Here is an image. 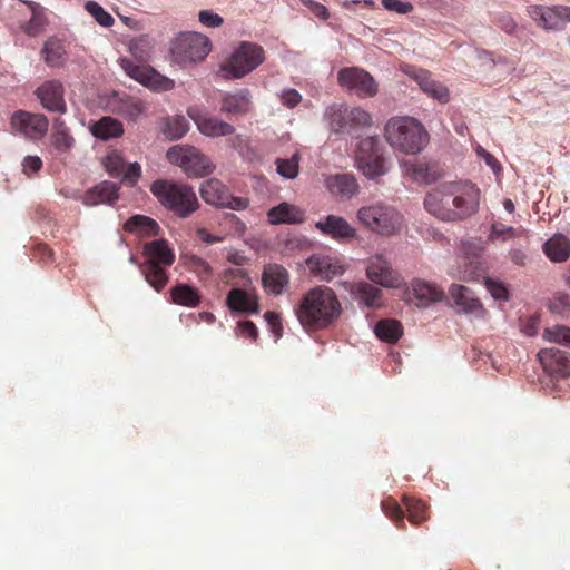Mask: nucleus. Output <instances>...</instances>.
<instances>
[{"label": "nucleus", "instance_id": "1", "mask_svg": "<svg viewBox=\"0 0 570 570\" xmlns=\"http://www.w3.org/2000/svg\"><path fill=\"white\" fill-rule=\"evenodd\" d=\"M480 206V189L470 181L444 183L424 199L425 209L443 222H459L475 214Z\"/></svg>", "mask_w": 570, "mask_h": 570}, {"label": "nucleus", "instance_id": "2", "mask_svg": "<svg viewBox=\"0 0 570 570\" xmlns=\"http://www.w3.org/2000/svg\"><path fill=\"white\" fill-rule=\"evenodd\" d=\"M294 313L305 331H322L340 318L342 306L332 288L316 286L302 296Z\"/></svg>", "mask_w": 570, "mask_h": 570}, {"label": "nucleus", "instance_id": "3", "mask_svg": "<svg viewBox=\"0 0 570 570\" xmlns=\"http://www.w3.org/2000/svg\"><path fill=\"white\" fill-rule=\"evenodd\" d=\"M150 191L163 207L179 218L189 217L199 207L194 189L187 184L157 179L150 185Z\"/></svg>", "mask_w": 570, "mask_h": 570}, {"label": "nucleus", "instance_id": "4", "mask_svg": "<svg viewBox=\"0 0 570 570\" xmlns=\"http://www.w3.org/2000/svg\"><path fill=\"white\" fill-rule=\"evenodd\" d=\"M142 254L146 261L140 265V272L146 282L160 292L169 281L167 268L174 264L175 253L167 240L156 239L144 245Z\"/></svg>", "mask_w": 570, "mask_h": 570}, {"label": "nucleus", "instance_id": "5", "mask_svg": "<svg viewBox=\"0 0 570 570\" xmlns=\"http://www.w3.org/2000/svg\"><path fill=\"white\" fill-rule=\"evenodd\" d=\"M385 136L390 145L405 154L420 153L428 140L423 126L411 117H399L389 120Z\"/></svg>", "mask_w": 570, "mask_h": 570}, {"label": "nucleus", "instance_id": "6", "mask_svg": "<svg viewBox=\"0 0 570 570\" xmlns=\"http://www.w3.org/2000/svg\"><path fill=\"white\" fill-rule=\"evenodd\" d=\"M357 218L366 228L385 236L399 232L403 224L402 215L382 202L361 207Z\"/></svg>", "mask_w": 570, "mask_h": 570}, {"label": "nucleus", "instance_id": "7", "mask_svg": "<svg viewBox=\"0 0 570 570\" xmlns=\"http://www.w3.org/2000/svg\"><path fill=\"white\" fill-rule=\"evenodd\" d=\"M265 60L264 49L253 42H242L222 66L227 79H239L252 72Z\"/></svg>", "mask_w": 570, "mask_h": 570}, {"label": "nucleus", "instance_id": "8", "mask_svg": "<svg viewBox=\"0 0 570 570\" xmlns=\"http://www.w3.org/2000/svg\"><path fill=\"white\" fill-rule=\"evenodd\" d=\"M355 166L368 179L387 173L383 146L376 137H367L360 141L355 151Z\"/></svg>", "mask_w": 570, "mask_h": 570}, {"label": "nucleus", "instance_id": "9", "mask_svg": "<svg viewBox=\"0 0 570 570\" xmlns=\"http://www.w3.org/2000/svg\"><path fill=\"white\" fill-rule=\"evenodd\" d=\"M166 158L170 164L179 166L188 177H204L214 170L209 158L194 146H173L167 150Z\"/></svg>", "mask_w": 570, "mask_h": 570}, {"label": "nucleus", "instance_id": "10", "mask_svg": "<svg viewBox=\"0 0 570 570\" xmlns=\"http://www.w3.org/2000/svg\"><path fill=\"white\" fill-rule=\"evenodd\" d=\"M209 51V39L198 32H181L170 45L171 57L179 65L200 61L207 57Z\"/></svg>", "mask_w": 570, "mask_h": 570}, {"label": "nucleus", "instance_id": "11", "mask_svg": "<svg viewBox=\"0 0 570 570\" xmlns=\"http://www.w3.org/2000/svg\"><path fill=\"white\" fill-rule=\"evenodd\" d=\"M199 193L205 203L216 207L243 210L249 205L247 198L233 196L229 189L217 178H209L202 183Z\"/></svg>", "mask_w": 570, "mask_h": 570}, {"label": "nucleus", "instance_id": "12", "mask_svg": "<svg viewBox=\"0 0 570 570\" xmlns=\"http://www.w3.org/2000/svg\"><path fill=\"white\" fill-rule=\"evenodd\" d=\"M119 65L126 75L151 90L168 91L174 88V80L163 76L148 65H136L127 58H120Z\"/></svg>", "mask_w": 570, "mask_h": 570}, {"label": "nucleus", "instance_id": "13", "mask_svg": "<svg viewBox=\"0 0 570 570\" xmlns=\"http://www.w3.org/2000/svg\"><path fill=\"white\" fill-rule=\"evenodd\" d=\"M338 85L362 98L374 97L379 86L374 78L364 69L358 67H345L337 72Z\"/></svg>", "mask_w": 570, "mask_h": 570}, {"label": "nucleus", "instance_id": "14", "mask_svg": "<svg viewBox=\"0 0 570 570\" xmlns=\"http://www.w3.org/2000/svg\"><path fill=\"white\" fill-rule=\"evenodd\" d=\"M11 127L27 138L40 139L48 131L49 121L42 114L18 110L11 117Z\"/></svg>", "mask_w": 570, "mask_h": 570}, {"label": "nucleus", "instance_id": "15", "mask_svg": "<svg viewBox=\"0 0 570 570\" xmlns=\"http://www.w3.org/2000/svg\"><path fill=\"white\" fill-rule=\"evenodd\" d=\"M543 371L552 380H563L570 376V352L559 348H543L538 353Z\"/></svg>", "mask_w": 570, "mask_h": 570}, {"label": "nucleus", "instance_id": "16", "mask_svg": "<svg viewBox=\"0 0 570 570\" xmlns=\"http://www.w3.org/2000/svg\"><path fill=\"white\" fill-rule=\"evenodd\" d=\"M36 96L42 107L48 111L58 112L60 115L67 112L65 88L59 80L53 79L45 81L37 88Z\"/></svg>", "mask_w": 570, "mask_h": 570}, {"label": "nucleus", "instance_id": "17", "mask_svg": "<svg viewBox=\"0 0 570 570\" xmlns=\"http://www.w3.org/2000/svg\"><path fill=\"white\" fill-rule=\"evenodd\" d=\"M253 109V95L248 88L225 92L220 98V112L228 117H243Z\"/></svg>", "mask_w": 570, "mask_h": 570}, {"label": "nucleus", "instance_id": "18", "mask_svg": "<svg viewBox=\"0 0 570 570\" xmlns=\"http://www.w3.org/2000/svg\"><path fill=\"white\" fill-rule=\"evenodd\" d=\"M226 305L233 313L254 315L259 313L258 295L255 288H233L226 297Z\"/></svg>", "mask_w": 570, "mask_h": 570}, {"label": "nucleus", "instance_id": "19", "mask_svg": "<svg viewBox=\"0 0 570 570\" xmlns=\"http://www.w3.org/2000/svg\"><path fill=\"white\" fill-rule=\"evenodd\" d=\"M189 117L195 121L198 130L212 138L230 136L235 132V127L216 116L189 110Z\"/></svg>", "mask_w": 570, "mask_h": 570}, {"label": "nucleus", "instance_id": "20", "mask_svg": "<svg viewBox=\"0 0 570 570\" xmlns=\"http://www.w3.org/2000/svg\"><path fill=\"white\" fill-rule=\"evenodd\" d=\"M289 284V273L279 264H267L262 275V285L267 294L278 296Z\"/></svg>", "mask_w": 570, "mask_h": 570}, {"label": "nucleus", "instance_id": "21", "mask_svg": "<svg viewBox=\"0 0 570 570\" xmlns=\"http://www.w3.org/2000/svg\"><path fill=\"white\" fill-rule=\"evenodd\" d=\"M366 275L372 282L384 287H396L400 284L399 275L382 256L371 258L366 268Z\"/></svg>", "mask_w": 570, "mask_h": 570}, {"label": "nucleus", "instance_id": "22", "mask_svg": "<svg viewBox=\"0 0 570 570\" xmlns=\"http://www.w3.org/2000/svg\"><path fill=\"white\" fill-rule=\"evenodd\" d=\"M267 219L273 225L302 224L306 219L305 210L301 207L283 202L267 212Z\"/></svg>", "mask_w": 570, "mask_h": 570}, {"label": "nucleus", "instance_id": "23", "mask_svg": "<svg viewBox=\"0 0 570 570\" xmlns=\"http://www.w3.org/2000/svg\"><path fill=\"white\" fill-rule=\"evenodd\" d=\"M533 16L534 19L539 18L544 29L559 30L562 29L567 22H570V7H537L533 10Z\"/></svg>", "mask_w": 570, "mask_h": 570}, {"label": "nucleus", "instance_id": "24", "mask_svg": "<svg viewBox=\"0 0 570 570\" xmlns=\"http://www.w3.org/2000/svg\"><path fill=\"white\" fill-rule=\"evenodd\" d=\"M119 198V186L115 183L105 180L87 190L82 196V203L86 206H96L100 204H112Z\"/></svg>", "mask_w": 570, "mask_h": 570}, {"label": "nucleus", "instance_id": "25", "mask_svg": "<svg viewBox=\"0 0 570 570\" xmlns=\"http://www.w3.org/2000/svg\"><path fill=\"white\" fill-rule=\"evenodd\" d=\"M18 3L27 6L31 13L28 21L20 23V30L32 38L43 32L48 23L45 8L40 3L30 0H18Z\"/></svg>", "mask_w": 570, "mask_h": 570}, {"label": "nucleus", "instance_id": "26", "mask_svg": "<svg viewBox=\"0 0 570 570\" xmlns=\"http://www.w3.org/2000/svg\"><path fill=\"white\" fill-rule=\"evenodd\" d=\"M315 227L324 235L334 239H347L355 236V229L346 219L335 215H328L324 220H318Z\"/></svg>", "mask_w": 570, "mask_h": 570}, {"label": "nucleus", "instance_id": "27", "mask_svg": "<svg viewBox=\"0 0 570 570\" xmlns=\"http://www.w3.org/2000/svg\"><path fill=\"white\" fill-rule=\"evenodd\" d=\"M413 79L417 82L421 90L429 97L445 104L450 99V91L445 85L431 78V75L425 70L414 72Z\"/></svg>", "mask_w": 570, "mask_h": 570}, {"label": "nucleus", "instance_id": "28", "mask_svg": "<svg viewBox=\"0 0 570 570\" xmlns=\"http://www.w3.org/2000/svg\"><path fill=\"white\" fill-rule=\"evenodd\" d=\"M325 186L332 195L342 198H351L358 190V184L355 177L351 174H336L328 176L325 180Z\"/></svg>", "mask_w": 570, "mask_h": 570}, {"label": "nucleus", "instance_id": "29", "mask_svg": "<svg viewBox=\"0 0 570 570\" xmlns=\"http://www.w3.org/2000/svg\"><path fill=\"white\" fill-rule=\"evenodd\" d=\"M124 229L141 237H151L159 234L160 227L155 219L137 214L127 219Z\"/></svg>", "mask_w": 570, "mask_h": 570}, {"label": "nucleus", "instance_id": "30", "mask_svg": "<svg viewBox=\"0 0 570 570\" xmlns=\"http://www.w3.org/2000/svg\"><path fill=\"white\" fill-rule=\"evenodd\" d=\"M450 294L454 303L465 313H474L479 315L483 312L482 304L473 296V293L468 287L453 284L450 287Z\"/></svg>", "mask_w": 570, "mask_h": 570}, {"label": "nucleus", "instance_id": "31", "mask_svg": "<svg viewBox=\"0 0 570 570\" xmlns=\"http://www.w3.org/2000/svg\"><path fill=\"white\" fill-rule=\"evenodd\" d=\"M41 57L49 67H61L67 59L65 42L56 37L49 38L42 49Z\"/></svg>", "mask_w": 570, "mask_h": 570}, {"label": "nucleus", "instance_id": "32", "mask_svg": "<svg viewBox=\"0 0 570 570\" xmlns=\"http://www.w3.org/2000/svg\"><path fill=\"white\" fill-rule=\"evenodd\" d=\"M91 134L101 140L120 137L124 134L122 124L112 117H102L90 127Z\"/></svg>", "mask_w": 570, "mask_h": 570}, {"label": "nucleus", "instance_id": "33", "mask_svg": "<svg viewBox=\"0 0 570 570\" xmlns=\"http://www.w3.org/2000/svg\"><path fill=\"white\" fill-rule=\"evenodd\" d=\"M325 119L328 128L335 134L348 132L347 125V106L343 104H334L326 108Z\"/></svg>", "mask_w": 570, "mask_h": 570}, {"label": "nucleus", "instance_id": "34", "mask_svg": "<svg viewBox=\"0 0 570 570\" xmlns=\"http://www.w3.org/2000/svg\"><path fill=\"white\" fill-rule=\"evenodd\" d=\"M170 298L174 304L196 307L200 303V294L197 288L188 284H177L170 288Z\"/></svg>", "mask_w": 570, "mask_h": 570}, {"label": "nucleus", "instance_id": "35", "mask_svg": "<svg viewBox=\"0 0 570 570\" xmlns=\"http://www.w3.org/2000/svg\"><path fill=\"white\" fill-rule=\"evenodd\" d=\"M544 254L553 262H564L570 256V240L563 235H554L543 245Z\"/></svg>", "mask_w": 570, "mask_h": 570}, {"label": "nucleus", "instance_id": "36", "mask_svg": "<svg viewBox=\"0 0 570 570\" xmlns=\"http://www.w3.org/2000/svg\"><path fill=\"white\" fill-rule=\"evenodd\" d=\"M407 174L413 180L424 184H432L441 177V173L434 165H430L423 161H414L406 164Z\"/></svg>", "mask_w": 570, "mask_h": 570}, {"label": "nucleus", "instance_id": "37", "mask_svg": "<svg viewBox=\"0 0 570 570\" xmlns=\"http://www.w3.org/2000/svg\"><path fill=\"white\" fill-rule=\"evenodd\" d=\"M412 291L422 306L441 301L444 294L438 286L423 281H414Z\"/></svg>", "mask_w": 570, "mask_h": 570}, {"label": "nucleus", "instance_id": "38", "mask_svg": "<svg viewBox=\"0 0 570 570\" xmlns=\"http://www.w3.org/2000/svg\"><path fill=\"white\" fill-rule=\"evenodd\" d=\"M50 139L52 146L60 153L70 150L75 144V139L70 135L68 127L60 118L53 120V130Z\"/></svg>", "mask_w": 570, "mask_h": 570}, {"label": "nucleus", "instance_id": "39", "mask_svg": "<svg viewBox=\"0 0 570 570\" xmlns=\"http://www.w3.org/2000/svg\"><path fill=\"white\" fill-rule=\"evenodd\" d=\"M312 269L324 281H331L334 277L342 275L344 266L340 261L331 257L317 258Z\"/></svg>", "mask_w": 570, "mask_h": 570}, {"label": "nucleus", "instance_id": "40", "mask_svg": "<svg viewBox=\"0 0 570 570\" xmlns=\"http://www.w3.org/2000/svg\"><path fill=\"white\" fill-rule=\"evenodd\" d=\"M375 335L387 343H395L402 336V324L396 320H381L374 327Z\"/></svg>", "mask_w": 570, "mask_h": 570}, {"label": "nucleus", "instance_id": "41", "mask_svg": "<svg viewBox=\"0 0 570 570\" xmlns=\"http://www.w3.org/2000/svg\"><path fill=\"white\" fill-rule=\"evenodd\" d=\"M402 501L407 511V519L413 525H419L429 519V507L424 502L409 495H404Z\"/></svg>", "mask_w": 570, "mask_h": 570}, {"label": "nucleus", "instance_id": "42", "mask_svg": "<svg viewBox=\"0 0 570 570\" xmlns=\"http://www.w3.org/2000/svg\"><path fill=\"white\" fill-rule=\"evenodd\" d=\"M189 129V122L184 116L167 117L163 124V132L170 140H178Z\"/></svg>", "mask_w": 570, "mask_h": 570}, {"label": "nucleus", "instance_id": "43", "mask_svg": "<svg viewBox=\"0 0 570 570\" xmlns=\"http://www.w3.org/2000/svg\"><path fill=\"white\" fill-rule=\"evenodd\" d=\"M347 121L348 132H352L371 127L372 117L370 112L362 109L361 107H347Z\"/></svg>", "mask_w": 570, "mask_h": 570}, {"label": "nucleus", "instance_id": "44", "mask_svg": "<svg viewBox=\"0 0 570 570\" xmlns=\"http://www.w3.org/2000/svg\"><path fill=\"white\" fill-rule=\"evenodd\" d=\"M129 52L138 61H147L151 57L153 42L147 35H141L129 42Z\"/></svg>", "mask_w": 570, "mask_h": 570}, {"label": "nucleus", "instance_id": "45", "mask_svg": "<svg viewBox=\"0 0 570 570\" xmlns=\"http://www.w3.org/2000/svg\"><path fill=\"white\" fill-rule=\"evenodd\" d=\"M381 508L384 514L390 518L399 529L406 528L404 522V512L397 501L391 497L381 502Z\"/></svg>", "mask_w": 570, "mask_h": 570}, {"label": "nucleus", "instance_id": "46", "mask_svg": "<svg viewBox=\"0 0 570 570\" xmlns=\"http://www.w3.org/2000/svg\"><path fill=\"white\" fill-rule=\"evenodd\" d=\"M299 160L298 153L293 154L289 158H278L275 161L276 170L282 177L293 179L298 175Z\"/></svg>", "mask_w": 570, "mask_h": 570}, {"label": "nucleus", "instance_id": "47", "mask_svg": "<svg viewBox=\"0 0 570 570\" xmlns=\"http://www.w3.org/2000/svg\"><path fill=\"white\" fill-rule=\"evenodd\" d=\"M116 111L128 119H136L142 111V102L136 98L125 96L118 102Z\"/></svg>", "mask_w": 570, "mask_h": 570}, {"label": "nucleus", "instance_id": "48", "mask_svg": "<svg viewBox=\"0 0 570 570\" xmlns=\"http://www.w3.org/2000/svg\"><path fill=\"white\" fill-rule=\"evenodd\" d=\"M357 293L360 299L364 302L367 307L381 306V289L374 287L372 284L363 282L357 285Z\"/></svg>", "mask_w": 570, "mask_h": 570}, {"label": "nucleus", "instance_id": "49", "mask_svg": "<svg viewBox=\"0 0 570 570\" xmlns=\"http://www.w3.org/2000/svg\"><path fill=\"white\" fill-rule=\"evenodd\" d=\"M186 266L190 272L195 273L202 281L210 279L213 276L212 266L209 265L208 262H206L199 256L191 255L187 257Z\"/></svg>", "mask_w": 570, "mask_h": 570}, {"label": "nucleus", "instance_id": "50", "mask_svg": "<svg viewBox=\"0 0 570 570\" xmlns=\"http://www.w3.org/2000/svg\"><path fill=\"white\" fill-rule=\"evenodd\" d=\"M542 337L549 342L562 344L570 347V327L564 325H554L543 331Z\"/></svg>", "mask_w": 570, "mask_h": 570}, {"label": "nucleus", "instance_id": "51", "mask_svg": "<svg viewBox=\"0 0 570 570\" xmlns=\"http://www.w3.org/2000/svg\"><path fill=\"white\" fill-rule=\"evenodd\" d=\"M102 165L109 175L119 176L125 169V159L119 151L112 150L104 157Z\"/></svg>", "mask_w": 570, "mask_h": 570}, {"label": "nucleus", "instance_id": "52", "mask_svg": "<svg viewBox=\"0 0 570 570\" xmlns=\"http://www.w3.org/2000/svg\"><path fill=\"white\" fill-rule=\"evenodd\" d=\"M85 9L95 18V20L102 27H111L115 19L108 13L99 3L88 1Z\"/></svg>", "mask_w": 570, "mask_h": 570}, {"label": "nucleus", "instance_id": "53", "mask_svg": "<svg viewBox=\"0 0 570 570\" xmlns=\"http://www.w3.org/2000/svg\"><path fill=\"white\" fill-rule=\"evenodd\" d=\"M381 3L387 11L396 12L400 14L410 13L414 9L411 2L404 0H382Z\"/></svg>", "mask_w": 570, "mask_h": 570}, {"label": "nucleus", "instance_id": "54", "mask_svg": "<svg viewBox=\"0 0 570 570\" xmlns=\"http://www.w3.org/2000/svg\"><path fill=\"white\" fill-rule=\"evenodd\" d=\"M515 236H517V230L513 227L505 226L504 224L497 222V223L492 224L489 238L491 240H497L500 237H503V240H505L507 237L513 238Z\"/></svg>", "mask_w": 570, "mask_h": 570}, {"label": "nucleus", "instance_id": "55", "mask_svg": "<svg viewBox=\"0 0 570 570\" xmlns=\"http://www.w3.org/2000/svg\"><path fill=\"white\" fill-rule=\"evenodd\" d=\"M551 312L566 315L570 311V297L567 294L556 295L549 305Z\"/></svg>", "mask_w": 570, "mask_h": 570}, {"label": "nucleus", "instance_id": "56", "mask_svg": "<svg viewBox=\"0 0 570 570\" xmlns=\"http://www.w3.org/2000/svg\"><path fill=\"white\" fill-rule=\"evenodd\" d=\"M198 20L202 24L209 28H218L224 22L223 18L219 14L214 13L209 10H202L198 13Z\"/></svg>", "mask_w": 570, "mask_h": 570}, {"label": "nucleus", "instance_id": "57", "mask_svg": "<svg viewBox=\"0 0 570 570\" xmlns=\"http://www.w3.org/2000/svg\"><path fill=\"white\" fill-rule=\"evenodd\" d=\"M485 285L487 289L494 299L507 301L509 298L508 289L502 283H499L493 279H487Z\"/></svg>", "mask_w": 570, "mask_h": 570}, {"label": "nucleus", "instance_id": "58", "mask_svg": "<svg viewBox=\"0 0 570 570\" xmlns=\"http://www.w3.org/2000/svg\"><path fill=\"white\" fill-rule=\"evenodd\" d=\"M33 257L43 264L55 262L53 250L47 244H37L33 248Z\"/></svg>", "mask_w": 570, "mask_h": 570}, {"label": "nucleus", "instance_id": "59", "mask_svg": "<svg viewBox=\"0 0 570 570\" xmlns=\"http://www.w3.org/2000/svg\"><path fill=\"white\" fill-rule=\"evenodd\" d=\"M302 100V95L296 89H285L281 95V101L284 106L293 108Z\"/></svg>", "mask_w": 570, "mask_h": 570}, {"label": "nucleus", "instance_id": "60", "mask_svg": "<svg viewBox=\"0 0 570 570\" xmlns=\"http://www.w3.org/2000/svg\"><path fill=\"white\" fill-rule=\"evenodd\" d=\"M122 173H124L122 181L130 186H134L138 181V179L141 175V168L138 163H132Z\"/></svg>", "mask_w": 570, "mask_h": 570}, {"label": "nucleus", "instance_id": "61", "mask_svg": "<svg viewBox=\"0 0 570 570\" xmlns=\"http://www.w3.org/2000/svg\"><path fill=\"white\" fill-rule=\"evenodd\" d=\"M264 317L271 326L272 332L279 337L282 335V322L279 314L268 311L264 314Z\"/></svg>", "mask_w": 570, "mask_h": 570}, {"label": "nucleus", "instance_id": "62", "mask_svg": "<svg viewBox=\"0 0 570 570\" xmlns=\"http://www.w3.org/2000/svg\"><path fill=\"white\" fill-rule=\"evenodd\" d=\"M23 171L27 175L35 174L42 167V160L38 156H27L22 163Z\"/></svg>", "mask_w": 570, "mask_h": 570}, {"label": "nucleus", "instance_id": "63", "mask_svg": "<svg viewBox=\"0 0 570 570\" xmlns=\"http://www.w3.org/2000/svg\"><path fill=\"white\" fill-rule=\"evenodd\" d=\"M240 334L255 341L258 336V330L252 321H244L238 323Z\"/></svg>", "mask_w": 570, "mask_h": 570}, {"label": "nucleus", "instance_id": "64", "mask_svg": "<svg viewBox=\"0 0 570 570\" xmlns=\"http://www.w3.org/2000/svg\"><path fill=\"white\" fill-rule=\"evenodd\" d=\"M197 237L206 244H214L222 240V237L213 236L205 228H199L197 230Z\"/></svg>", "mask_w": 570, "mask_h": 570}]
</instances>
